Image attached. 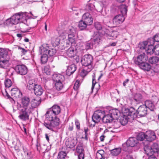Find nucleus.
Segmentation results:
<instances>
[{
    "label": "nucleus",
    "instance_id": "40",
    "mask_svg": "<svg viewBox=\"0 0 159 159\" xmlns=\"http://www.w3.org/2000/svg\"><path fill=\"white\" fill-rule=\"evenodd\" d=\"M88 25L86 22H84L83 20L79 22L78 26L81 30H83L86 28Z\"/></svg>",
    "mask_w": 159,
    "mask_h": 159
},
{
    "label": "nucleus",
    "instance_id": "61",
    "mask_svg": "<svg viewBox=\"0 0 159 159\" xmlns=\"http://www.w3.org/2000/svg\"><path fill=\"white\" fill-rule=\"evenodd\" d=\"M118 35V32L116 31H113L111 33V36L113 38H116Z\"/></svg>",
    "mask_w": 159,
    "mask_h": 159
},
{
    "label": "nucleus",
    "instance_id": "51",
    "mask_svg": "<svg viewBox=\"0 0 159 159\" xmlns=\"http://www.w3.org/2000/svg\"><path fill=\"white\" fill-rule=\"evenodd\" d=\"M105 152L103 150H98L96 153V158H100V157L104 156Z\"/></svg>",
    "mask_w": 159,
    "mask_h": 159
},
{
    "label": "nucleus",
    "instance_id": "4",
    "mask_svg": "<svg viewBox=\"0 0 159 159\" xmlns=\"http://www.w3.org/2000/svg\"><path fill=\"white\" fill-rule=\"evenodd\" d=\"M17 109L19 111V115L18 117L24 121H25L29 119L30 114L33 110V109L22 108L21 105L18 103H17Z\"/></svg>",
    "mask_w": 159,
    "mask_h": 159
},
{
    "label": "nucleus",
    "instance_id": "25",
    "mask_svg": "<svg viewBox=\"0 0 159 159\" xmlns=\"http://www.w3.org/2000/svg\"><path fill=\"white\" fill-rule=\"evenodd\" d=\"M33 91L34 94L38 96L42 95L43 92V89L42 87L38 84L36 85Z\"/></svg>",
    "mask_w": 159,
    "mask_h": 159
},
{
    "label": "nucleus",
    "instance_id": "58",
    "mask_svg": "<svg viewBox=\"0 0 159 159\" xmlns=\"http://www.w3.org/2000/svg\"><path fill=\"white\" fill-rule=\"evenodd\" d=\"M93 76V79H92V86L91 87V90L92 91H93L95 84L96 83V81H95V74H94L93 75H92Z\"/></svg>",
    "mask_w": 159,
    "mask_h": 159
},
{
    "label": "nucleus",
    "instance_id": "53",
    "mask_svg": "<svg viewBox=\"0 0 159 159\" xmlns=\"http://www.w3.org/2000/svg\"><path fill=\"white\" fill-rule=\"evenodd\" d=\"M109 32V30L104 28H102L101 30L99 31L98 33L101 34V35H106Z\"/></svg>",
    "mask_w": 159,
    "mask_h": 159
},
{
    "label": "nucleus",
    "instance_id": "38",
    "mask_svg": "<svg viewBox=\"0 0 159 159\" xmlns=\"http://www.w3.org/2000/svg\"><path fill=\"white\" fill-rule=\"evenodd\" d=\"M111 153L113 156H116L118 155L121 152L120 148H116L110 150Z\"/></svg>",
    "mask_w": 159,
    "mask_h": 159
},
{
    "label": "nucleus",
    "instance_id": "31",
    "mask_svg": "<svg viewBox=\"0 0 159 159\" xmlns=\"http://www.w3.org/2000/svg\"><path fill=\"white\" fill-rule=\"evenodd\" d=\"M37 84L33 80H30L27 85V89L30 91H33Z\"/></svg>",
    "mask_w": 159,
    "mask_h": 159
},
{
    "label": "nucleus",
    "instance_id": "9",
    "mask_svg": "<svg viewBox=\"0 0 159 159\" xmlns=\"http://www.w3.org/2000/svg\"><path fill=\"white\" fill-rule=\"evenodd\" d=\"M9 60L7 52L5 51L0 57V67L3 68H7L9 66Z\"/></svg>",
    "mask_w": 159,
    "mask_h": 159
},
{
    "label": "nucleus",
    "instance_id": "16",
    "mask_svg": "<svg viewBox=\"0 0 159 159\" xmlns=\"http://www.w3.org/2000/svg\"><path fill=\"white\" fill-rule=\"evenodd\" d=\"M40 48L41 49V52H44L47 54V55L50 57L54 56L56 53V50L55 48H49L48 47L46 48L43 46L40 47Z\"/></svg>",
    "mask_w": 159,
    "mask_h": 159
},
{
    "label": "nucleus",
    "instance_id": "43",
    "mask_svg": "<svg viewBox=\"0 0 159 159\" xmlns=\"http://www.w3.org/2000/svg\"><path fill=\"white\" fill-rule=\"evenodd\" d=\"M152 144V149L153 150L154 153H157L159 151V145L156 143H150Z\"/></svg>",
    "mask_w": 159,
    "mask_h": 159
},
{
    "label": "nucleus",
    "instance_id": "34",
    "mask_svg": "<svg viewBox=\"0 0 159 159\" xmlns=\"http://www.w3.org/2000/svg\"><path fill=\"white\" fill-rule=\"evenodd\" d=\"M149 63L152 64H156L159 62V58L156 56H153L150 57L148 59Z\"/></svg>",
    "mask_w": 159,
    "mask_h": 159
},
{
    "label": "nucleus",
    "instance_id": "33",
    "mask_svg": "<svg viewBox=\"0 0 159 159\" xmlns=\"http://www.w3.org/2000/svg\"><path fill=\"white\" fill-rule=\"evenodd\" d=\"M49 109L56 115L59 114L61 111V109L60 107L57 105H54Z\"/></svg>",
    "mask_w": 159,
    "mask_h": 159
},
{
    "label": "nucleus",
    "instance_id": "62",
    "mask_svg": "<svg viewBox=\"0 0 159 159\" xmlns=\"http://www.w3.org/2000/svg\"><path fill=\"white\" fill-rule=\"evenodd\" d=\"M23 150L25 154H26L28 156H30V152L28 151L26 148H25L24 147L23 148Z\"/></svg>",
    "mask_w": 159,
    "mask_h": 159
},
{
    "label": "nucleus",
    "instance_id": "42",
    "mask_svg": "<svg viewBox=\"0 0 159 159\" xmlns=\"http://www.w3.org/2000/svg\"><path fill=\"white\" fill-rule=\"evenodd\" d=\"M43 53V54L41 57V61L42 63H46L48 60V56L47 54L44 52H42Z\"/></svg>",
    "mask_w": 159,
    "mask_h": 159
},
{
    "label": "nucleus",
    "instance_id": "57",
    "mask_svg": "<svg viewBox=\"0 0 159 159\" xmlns=\"http://www.w3.org/2000/svg\"><path fill=\"white\" fill-rule=\"evenodd\" d=\"M154 53L156 55H159V44H157L154 47Z\"/></svg>",
    "mask_w": 159,
    "mask_h": 159
},
{
    "label": "nucleus",
    "instance_id": "26",
    "mask_svg": "<svg viewBox=\"0 0 159 159\" xmlns=\"http://www.w3.org/2000/svg\"><path fill=\"white\" fill-rule=\"evenodd\" d=\"M52 79L56 83L59 82H63L65 80V78L63 75L60 74H56L53 75Z\"/></svg>",
    "mask_w": 159,
    "mask_h": 159
},
{
    "label": "nucleus",
    "instance_id": "18",
    "mask_svg": "<svg viewBox=\"0 0 159 159\" xmlns=\"http://www.w3.org/2000/svg\"><path fill=\"white\" fill-rule=\"evenodd\" d=\"M145 142L148 143V142L154 140L156 138L155 133L150 131H147L146 133Z\"/></svg>",
    "mask_w": 159,
    "mask_h": 159
},
{
    "label": "nucleus",
    "instance_id": "54",
    "mask_svg": "<svg viewBox=\"0 0 159 159\" xmlns=\"http://www.w3.org/2000/svg\"><path fill=\"white\" fill-rule=\"evenodd\" d=\"M85 67V69H83L81 73V74L82 76H86L88 72L91 71L89 70V69Z\"/></svg>",
    "mask_w": 159,
    "mask_h": 159
},
{
    "label": "nucleus",
    "instance_id": "60",
    "mask_svg": "<svg viewBox=\"0 0 159 159\" xmlns=\"http://www.w3.org/2000/svg\"><path fill=\"white\" fill-rule=\"evenodd\" d=\"M75 121L76 128L78 130H80V125L79 121L77 119H75Z\"/></svg>",
    "mask_w": 159,
    "mask_h": 159
},
{
    "label": "nucleus",
    "instance_id": "64",
    "mask_svg": "<svg viewBox=\"0 0 159 159\" xmlns=\"http://www.w3.org/2000/svg\"><path fill=\"white\" fill-rule=\"evenodd\" d=\"M154 71L155 72L159 73V65H157L154 67Z\"/></svg>",
    "mask_w": 159,
    "mask_h": 159
},
{
    "label": "nucleus",
    "instance_id": "13",
    "mask_svg": "<svg viewBox=\"0 0 159 159\" xmlns=\"http://www.w3.org/2000/svg\"><path fill=\"white\" fill-rule=\"evenodd\" d=\"M125 19V18L123 15L119 14L116 16L112 19L113 24L115 26H118L122 24Z\"/></svg>",
    "mask_w": 159,
    "mask_h": 159
},
{
    "label": "nucleus",
    "instance_id": "32",
    "mask_svg": "<svg viewBox=\"0 0 159 159\" xmlns=\"http://www.w3.org/2000/svg\"><path fill=\"white\" fill-rule=\"evenodd\" d=\"M113 120V118L108 114L103 116L102 118V122L104 123H110Z\"/></svg>",
    "mask_w": 159,
    "mask_h": 159
},
{
    "label": "nucleus",
    "instance_id": "12",
    "mask_svg": "<svg viewBox=\"0 0 159 159\" xmlns=\"http://www.w3.org/2000/svg\"><path fill=\"white\" fill-rule=\"evenodd\" d=\"M15 70L17 74L21 75H25L27 72V67L23 65L16 66L15 67Z\"/></svg>",
    "mask_w": 159,
    "mask_h": 159
},
{
    "label": "nucleus",
    "instance_id": "20",
    "mask_svg": "<svg viewBox=\"0 0 159 159\" xmlns=\"http://www.w3.org/2000/svg\"><path fill=\"white\" fill-rule=\"evenodd\" d=\"M76 151L79 153L78 156V159H84V150L82 145L80 144L77 145Z\"/></svg>",
    "mask_w": 159,
    "mask_h": 159
},
{
    "label": "nucleus",
    "instance_id": "28",
    "mask_svg": "<svg viewBox=\"0 0 159 159\" xmlns=\"http://www.w3.org/2000/svg\"><path fill=\"white\" fill-rule=\"evenodd\" d=\"M147 108H148L150 110L153 111L155 109V104L150 100H147L145 102V105Z\"/></svg>",
    "mask_w": 159,
    "mask_h": 159
},
{
    "label": "nucleus",
    "instance_id": "7",
    "mask_svg": "<svg viewBox=\"0 0 159 159\" xmlns=\"http://www.w3.org/2000/svg\"><path fill=\"white\" fill-rule=\"evenodd\" d=\"M93 61V57L90 54H85L83 56L81 60V63L82 66L89 69V70L92 69V63Z\"/></svg>",
    "mask_w": 159,
    "mask_h": 159
},
{
    "label": "nucleus",
    "instance_id": "23",
    "mask_svg": "<svg viewBox=\"0 0 159 159\" xmlns=\"http://www.w3.org/2000/svg\"><path fill=\"white\" fill-rule=\"evenodd\" d=\"M76 48L73 47V45H71V47L69 48L67 50L66 54L70 57H74Z\"/></svg>",
    "mask_w": 159,
    "mask_h": 159
},
{
    "label": "nucleus",
    "instance_id": "11",
    "mask_svg": "<svg viewBox=\"0 0 159 159\" xmlns=\"http://www.w3.org/2000/svg\"><path fill=\"white\" fill-rule=\"evenodd\" d=\"M142 52V54L139 55L134 59V63L138 66L148 60V57L145 55L144 52Z\"/></svg>",
    "mask_w": 159,
    "mask_h": 159
},
{
    "label": "nucleus",
    "instance_id": "8",
    "mask_svg": "<svg viewBox=\"0 0 159 159\" xmlns=\"http://www.w3.org/2000/svg\"><path fill=\"white\" fill-rule=\"evenodd\" d=\"M134 114H133V118L140 117L145 116L147 114V108L144 105L140 106L136 111L134 109Z\"/></svg>",
    "mask_w": 159,
    "mask_h": 159
},
{
    "label": "nucleus",
    "instance_id": "24",
    "mask_svg": "<svg viewBox=\"0 0 159 159\" xmlns=\"http://www.w3.org/2000/svg\"><path fill=\"white\" fill-rule=\"evenodd\" d=\"M139 68L145 71H148L150 70L151 66L148 63L143 62L138 65Z\"/></svg>",
    "mask_w": 159,
    "mask_h": 159
},
{
    "label": "nucleus",
    "instance_id": "41",
    "mask_svg": "<svg viewBox=\"0 0 159 159\" xmlns=\"http://www.w3.org/2000/svg\"><path fill=\"white\" fill-rule=\"evenodd\" d=\"M63 82H59L55 83V88L57 90H61L63 88Z\"/></svg>",
    "mask_w": 159,
    "mask_h": 159
},
{
    "label": "nucleus",
    "instance_id": "1",
    "mask_svg": "<svg viewBox=\"0 0 159 159\" xmlns=\"http://www.w3.org/2000/svg\"><path fill=\"white\" fill-rule=\"evenodd\" d=\"M46 119L50 121L49 122H44L43 125L46 128L52 131L55 132L58 129L59 125V119L54 113L48 110L45 114Z\"/></svg>",
    "mask_w": 159,
    "mask_h": 159
},
{
    "label": "nucleus",
    "instance_id": "55",
    "mask_svg": "<svg viewBox=\"0 0 159 159\" xmlns=\"http://www.w3.org/2000/svg\"><path fill=\"white\" fill-rule=\"evenodd\" d=\"M43 72L46 73L47 75H49L50 73V70L49 67L48 66H45L43 70Z\"/></svg>",
    "mask_w": 159,
    "mask_h": 159
},
{
    "label": "nucleus",
    "instance_id": "21",
    "mask_svg": "<svg viewBox=\"0 0 159 159\" xmlns=\"http://www.w3.org/2000/svg\"><path fill=\"white\" fill-rule=\"evenodd\" d=\"M76 66L75 64H72L67 66L66 71V75L70 76L76 70Z\"/></svg>",
    "mask_w": 159,
    "mask_h": 159
},
{
    "label": "nucleus",
    "instance_id": "6",
    "mask_svg": "<svg viewBox=\"0 0 159 159\" xmlns=\"http://www.w3.org/2000/svg\"><path fill=\"white\" fill-rule=\"evenodd\" d=\"M139 143V141L137 139L134 137L129 138L126 142V146L125 145H123V150L129 153L132 152V151L128 147H133L137 146Z\"/></svg>",
    "mask_w": 159,
    "mask_h": 159
},
{
    "label": "nucleus",
    "instance_id": "15",
    "mask_svg": "<svg viewBox=\"0 0 159 159\" xmlns=\"http://www.w3.org/2000/svg\"><path fill=\"white\" fill-rule=\"evenodd\" d=\"M144 144V149L146 155L148 156H152L154 153L153 150L152 149V144L151 143H146L143 142Z\"/></svg>",
    "mask_w": 159,
    "mask_h": 159
},
{
    "label": "nucleus",
    "instance_id": "45",
    "mask_svg": "<svg viewBox=\"0 0 159 159\" xmlns=\"http://www.w3.org/2000/svg\"><path fill=\"white\" fill-rule=\"evenodd\" d=\"M146 133L145 134L144 133L141 132L139 133L138 135L137 139L138 141H145V136Z\"/></svg>",
    "mask_w": 159,
    "mask_h": 159
},
{
    "label": "nucleus",
    "instance_id": "48",
    "mask_svg": "<svg viewBox=\"0 0 159 159\" xmlns=\"http://www.w3.org/2000/svg\"><path fill=\"white\" fill-rule=\"evenodd\" d=\"M66 155L65 152L61 151L58 153L57 156V159H65Z\"/></svg>",
    "mask_w": 159,
    "mask_h": 159
},
{
    "label": "nucleus",
    "instance_id": "27",
    "mask_svg": "<svg viewBox=\"0 0 159 159\" xmlns=\"http://www.w3.org/2000/svg\"><path fill=\"white\" fill-rule=\"evenodd\" d=\"M101 36L99 33L97 32L93 35V38L91 39L92 41H93L94 43L99 44L101 41Z\"/></svg>",
    "mask_w": 159,
    "mask_h": 159
},
{
    "label": "nucleus",
    "instance_id": "39",
    "mask_svg": "<svg viewBox=\"0 0 159 159\" xmlns=\"http://www.w3.org/2000/svg\"><path fill=\"white\" fill-rule=\"evenodd\" d=\"M41 102V99L40 98H36L34 99L32 102V107H36L39 105Z\"/></svg>",
    "mask_w": 159,
    "mask_h": 159
},
{
    "label": "nucleus",
    "instance_id": "10",
    "mask_svg": "<svg viewBox=\"0 0 159 159\" xmlns=\"http://www.w3.org/2000/svg\"><path fill=\"white\" fill-rule=\"evenodd\" d=\"M105 114L104 111L98 110L96 111L92 116V120L95 123H98L100 120L102 115Z\"/></svg>",
    "mask_w": 159,
    "mask_h": 159
},
{
    "label": "nucleus",
    "instance_id": "29",
    "mask_svg": "<svg viewBox=\"0 0 159 159\" xmlns=\"http://www.w3.org/2000/svg\"><path fill=\"white\" fill-rule=\"evenodd\" d=\"M66 146L69 148H73L76 144V142L74 140L67 139L65 142Z\"/></svg>",
    "mask_w": 159,
    "mask_h": 159
},
{
    "label": "nucleus",
    "instance_id": "50",
    "mask_svg": "<svg viewBox=\"0 0 159 159\" xmlns=\"http://www.w3.org/2000/svg\"><path fill=\"white\" fill-rule=\"evenodd\" d=\"M85 47L86 50L92 49L93 47V43H91L90 42H88L85 43Z\"/></svg>",
    "mask_w": 159,
    "mask_h": 159
},
{
    "label": "nucleus",
    "instance_id": "47",
    "mask_svg": "<svg viewBox=\"0 0 159 159\" xmlns=\"http://www.w3.org/2000/svg\"><path fill=\"white\" fill-rule=\"evenodd\" d=\"M86 9L90 11V13H91L94 12L95 10V6L92 3H89L86 6Z\"/></svg>",
    "mask_w": 159,
    "mask_h": 159
},
{
    "label": "nucleus",
    "instance_id": "49",
    "mask_svg": "<svg viewBox=\"0 0 159 159\" xmlns=\"http://www.w3.org/2000/svg\"><path fill=\"white\" fill-rule=\"evenodd\" d=\"M5 90V94H3V95L4 96H5V97H7V98L11 102V103L12 104H14L15 103V101L13 99V98H12L11 97H10V96L9 95L7 91H6V89Z\"/></svg>",
    "mask_w": 159,
    "mask_h": 159
},
{
    "label": "nucleus",
    "instance_id": "17",
    "mask_svg": "<svg viewBox=\"0 0 159 159\" xmlns=\"http://www.w3.org/2000/svg\"><path fill=\"white\" fill-rule=\"evenodd\" d=\"M82 20L88 25H91L93 22V18L90 13L87 12L84 13L82 16Z\"/></svg>",
    "mask_w": 159,
    "mask_h": 159
},
{
    "label": "nucleus",
    "instance_id": "30",
    "mask_svg": "<svg viewBox=\"0 0 159 159\" xmlns=\"http://www.w3.org/2000/svg\"><path fill=\"white\" fill-rule=\"evenodd\" d=\"M26 18V17H25ZM23 21L22 22H19V26L20 27V29L21 30V31L22 32L25 33L26 32H28L29 30L25 28V27H27V25L24 23V22L25 21L26 19L25 20L22 19Z\"/></svg>",
    "mask_w": 159,
    "mask_h": 159
},
{
    "label": "nucleus",
    "instance_id": "14",
    "mask_svg": "<svg viewBox=\"0 0 159 159\" xmlns=\"http://www.w3.org/2000/svg\"><path fill=\"white\" fill-rule=\"evenodd\" d=\"M21 107L23 108L33 109V107L30 104V99L29 97H24L22 98Z\"/></svg>",
    "mask_w": 159,
    "mask_h": 159
},
{
    "label": "nucleus",
    "instance_id": "37",
    "mask_svg": "<svg viewBox=\"0 0 159 159\" xmlns=\"http://www.w3.org/2000/svg\"><path fill=\"white\" fill-rule=\"evenodd\" d=\"M120 11L122 14V15L125 16L126 15L127 11V6L125 4H122L120 6Z\"/></svg>",
    "mask_w": 159,
    "mask_h": 159
},
{
    "label": "nucleus",
    "instance_id": "35",
    "mask_svg": "<svg viewBox=\"0 0 159 159\" xmlns=\"http://www.w3.org/2000/svg\"><path fill=\"white\" fill-rule=\"evenodd\" d=\"M60 39L58 37H54L52 39L51 43L53 46L56 47L60 43Z\"/></svg>",
    "mask_w": 159,
    "mask_h": 159
},
{
    "label": "nucleus",
    "instance_id": "46",
    "mask_svg": "<svg viewBox=\"0 0 159 159\" xmlns=\"http://www.w3.org/2000/svg\"><path fill=\"white\" fill-rule=\"evenodd\" d=\"M142 95L139 93H136L134 96V100L137 102L141 101L143 99Z\"/></svg>",
    "mask_w": 159,
    "mask_h": 159
},
{
    "label": "nucleus",
    "instance_id": "44",
    "mask_svg": "<svg viewBox=\"0 0 159 159\" xmlns=\"http://www.w3.org/2000/svg\"><path fill=\"white\" fill-rule=\"evenodd\" d=\"M148 42H151L152 44H154V41L156 42H159V34H156L153 37V38H152L148 39Z\"/></svg>",
    "mask_w": 159,
    "mask_h": 159
},
{
    "label": "nucleus",
    "instance_id": "63",
    "mask_svg": "<svg viewBox=\"0 0 159 159\" xmlns=\"http://www.w3.org/2000/svg\"><path fill=\"white\" fill-rule=\"evenodd\" d=\"M74 127V124L73 122H71L70 124L68 129L69 131H72L73 130Z\"/></svg>",
    "mask_w": 159,
    "mask_h": 159
},
{
    "label": "nucleus",
    "instance_id": "56",
    "mask_svg": "<svg viewBox=\"0 0 159 159\" xmlns=\"http://www.w3.org/2000/svg\"><path fill=\"white\" fill-rule=\"evenodd\" d=\"M94 27L97 30L99 31L101 30L102 28L101 24L99 22H96L94 23Z\"/></svg>",
    "mask_w": 159,
    "mask_h": 159
},
{
    "label": "nucleus",
    "instance_id": "3",
    "mask_svg": "<svg viewBox=\"0 0 159 159\" xmlns=\"http://www.w3.org/2000/svg\"><path fill=\"white\" fill-rule=\"evenodd\" d=\"M27 13L26 12H20L15 14L10 19L6 20L7 24L15 25L18 24L19 22L23 21L22 19L25 20Z\"/></svg>",
    "mask_w": 159,
    "mask_h": 159
},
{
    "label": "nucleus",
    "instance_id": "19",
    "mask_svg": "<svg viewBox=\"0 0 159 159\" xmlns=\"http://www.w3.org/2000/svg\"><path fill=\"white\" fill-rule=\"evenodd\" d=\"M109 114L113 120H117L120 115V112L116 109H113L109 111Z\"/></svg>",
    "mask_w": 159,
    "mask_h": 159
},
{
    "label": "nucleus",
    "instance_id": "59",
    "mask_svg": "<svg viewBox=\"0 0 159 159\" xmlns=\"http://www.w3.org/2000/svg\"><path fill=\"white\" fill-rule=\"evenodd\" d=\"M18 49L20 51L22 55H25L28 51L27 50L25 49L20 47H18Z\"/></svg>",
    "mask_w": 159,
    "mask_h": 159
},
{
    "label": "nucleus",
    "instance_id": "5",
    "mask_svg": "<svg viewBox=\"0 0 159 159\" xmlns=\"http://www.w3.org/2000/svg\"><path fill=\"white\" fill-rule=\"evenodd\" d=\"M154 44H152V42L144 41L143 43L139 44L138 48L139 49V50L141 52H146L148 54H151L154 53Z\"/></svg>",
    "mask_w": 159,
    "mask_h": 159
},
{
    "label": "nucleus",
    "instance_id": "2",
    "mask_svg": "<svg viewBox=\"0 0 159 159\" xmlns=\"http://www.w3.org/2000/svg\"><path fill=\"white\" fill-rule=\"evenodd\" d=\"M134 108L132 107H125L123 109V116L121 117L120 120L122 125H126L128 122V119H130V118H134L133 114H134Z\"/></svg>",
    "mask_w": 159,
    "mask_h": 159
},
{
    "label": "nucleus",
    "instance_id": "22",
    "mask_svg": "<svg viewBox=\"0 0 159 159\" xmlns=\"http://www.w3.org/2000/svg\"><path fill=\"white\" fill-rule=\"evenodd\" d=\"M11 94L12 96L16 98H20L22 95L21 92L16 88H13L11 89Z\"/></svg>",
    "mask_w": 159,
    "mask_h": 159
},
{
    "label": "nucleus",
    "instance_id": "36",
    "mask_svg": "<svg viewBox=\"0 0 159 159\" xmlns=\"http://www.w3.org/2000/svg\"><path fill=\"white\" fill-rule=\"evenodd\" d=\"M75 35L73 34H70L68 35V40L69 41L71 45H73V46L75 47V40L74 37Z\"/></svg>",
    "mask_w": 159,
    "mask_h": 159
},
{
    "label": "nucleus",
    "instance_id": "52",
    "mask_svg": "<svg viewBox=\"0 0 159 159\" xmlns=\"http://www.w3.org/2000/svg\"><path fill=\"white\" fill-rule=\"evenodd\" d=\"M4 84L6 87L9 88L11 86L12 83L10 80L7 79L5 80Z\"/></svg>",
    "mask_w": 159,
    "mask_h": 159
}]
</instances>
